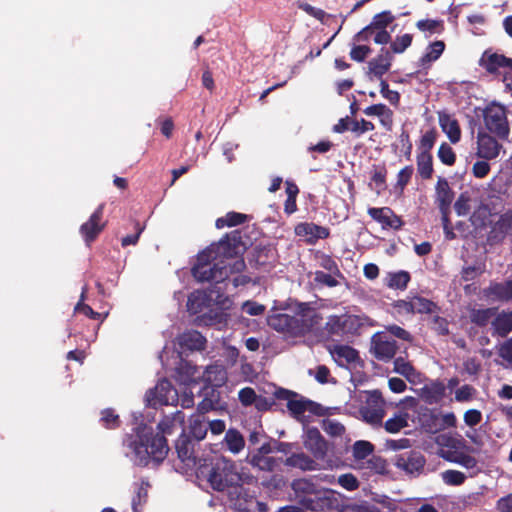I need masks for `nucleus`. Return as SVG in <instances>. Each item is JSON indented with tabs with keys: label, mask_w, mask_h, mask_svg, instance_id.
<instances>
[{
	"label": "nucleus",
	"mask_w": 512,
	"mask_h": 512,
	"mask_svg": "<svg viewBox=\"0 0 512 512\" xmlns=\"http://www.w3.org/2000/svg\"><path fill=\"white\" fill-rule=\"evenodd\" d=\"M426 464V459L422 452L417 450H409L397 454L394 458V465L412 476H419Z\"/></svg>",
	"instance_id": "6e6552de"
},
{
	"label": "nucleus",
	"mask_w": 512,
	"mask_h": 512,
	"mask_svg": "<svg viewBox=\"0 0 512 512\" xmlns=\"http://www.w3.org/2000/svg\"><path fill=\"white\" fill-rule=\"evenodd\" d=\"M303 444L316 460H324L326 458L328 442L324 439L318 428L309 427L306 429Z\"/></svg>",
	"instance_id": "4468645a"
},
{
	"label": "nucleus",
	"mask_w": 512,
	"mask_h": 512,
	"mask_svg": "<svg viewBox=\"0 0 512 512\" xmlns=\"http://www.w3.org/2000/svg\"><path fill=\"white\" fill-rule=\"evenodd\" d=\"M408 426V414L400 413L394 415V417L389 418L385 424L384 428L388 433H398L401 429Z\"/></svg>",
	"instance_id": "de8ad7c7"
},
{
	"label": "nucleus",
	"mask_w": 512,
	"mask_h": 512,
	"mask_svg": "<svg viewBox=\"0 0 512 512\" xmlns=\"http://www.w3.org/2000/svg\"><path fill=\"white\" fill-rule=\"evenodd\" d=\"M412 304L413 314H433L441 310L434 301L418 295L412 296Z\"/></svg>",
	"instance_id": "c9c22d12"
},
{
	"label": "nucleus",
	"mask_w": 512,
	"mask_h": 512,
	"mask_svg": "<svg viewBox=\"0 0 512 512\" xmlns=\"http://www.w3.org/2000/svg\"><path fill=\"white\" fill-rule=\"evenodd\" d=\"M375 446L366 440H358L352 446V454L356 461L367 459L374 452Z\"/></svg>",
	"instance_id": "a18cd8bd"
},
{
	"label": "nucleus",
	"mask_w": 512,
	"mask_h": 512,
	"mask_svg": "<svg viewBox=\"0 0 512 512\" xmlns=\"http://www.w3.org/2000/svg\"><path fill=\"white\" fill-rule=\"evenodd\" d=\"M100 421L102 422L103 426L108 429H115L119 427L120 425V419L117 414H115L113 409H104L101 412V418Z\"/></svg>",
	"instance_id": "bf43d9fd"
},
{
	"label": "nucleus",
	"mask_w": 512,
	"mask_h": 512,
	"mask_svg": "<svg viewBox=\"0 0 512 512\" xmlns=\"http://www.w3.org/2000/svg\"><path fill=\"white\" fill-rule=\"evenodd\" d=\"M314 281L316 284L327 286V287H336L339 285V281L335 278V275L329 273H325L324 271L317 270L314 273Z\"/></svg>",
	"instance_id": "052dcab7"
},
{
	"label": "nucleus",
	"mask_w": 512,
	"mask_h": 512,
	"mask_svg": "<svg viewBox=\"0 0 512 512\" xmlns=\"http://www.w3.org/2000/svg\"><path fill=\"white\" fill-rule=\"evenodd\" d=\"M203 378L208 385L222 386L227 380V372L221 365H210L205 369Z\"/></svg>",
	"instance_id": "473e14b6"
},
{
	"label": "nucleus",
	"mask_w": 512,
	"mask_h": 512,
	"mask_svg": "<svg viewBox=\"0 0 512 512\" xmlns=\"http://www.w3.org/2000/svg\"><path fill=\"white\" fill-rule=\"evenodd\" d=\"M442 479L447 485L460 486L465 482L466 476L458 470L449 469L442 473Z\"/></svg>",
	"instance_id": "4d7b16f0"
},
{
	"label": "nucleus",
	"mask_w": 512,
	"mask_h": 512,
	"mask_svg": "<svg viewBox=\"0 0 512 512\" xmlns=\"http://www.w3.org/2000/svg\"><path fill=\"white\" fill-rule=\"evenodd\" d=\"M224 444L230 452L237 454L244 448L245 440L237 429L230 428L225 433Z\"/></svg>",
	"instance_id": "4c0bfd02"
},
{
	"label": "nucleus",
	"mask_w": 512,
	"mask_h": 512,
	"mask_svg": "<svg viewBox=\"0 0 512 512\" xmlns=\"http://www.w3.org/2000/svg\"><path fill=\"white\" fill-rule=\"evenodd\" d=\"M445 43L441 40L430 43L425 53L419 58L418 66L424 70L431 67V63L438 60L445 50Z\"/></svg>",
	"instance_id": "cd10ccee"
},
{
	"label": "nucleus",
	"mask_w": 512,
	"mask_h": 512,
	"mask_svg": "<svg viewBox=\"0 0 512 512\" xmlns=\"http://www.w3.org/2000/svg\"><path fill=\"white\" fill-rule=\"evenodd\" d=\"M209 299L205 292L194 291L188 296L187 310L191 314H198L208 306Z\"/></svg>",
	"instance_id": "58836bf2"
},
{
	"label": "nucleus",
	"mask_w": 512,
	"mask_h": 512,
	"mask_svg": "<svg viewBox=\"0 0 512 512\" xmlns=\"http://www.w3.org/2000/svg\"><path fill=\"white\" fill-rule=\"evenodd\" d=\"M321 320V315H314L311 322L307 323V320L299 319L297 316L277 312L269 315L267 322L272 329L278 332L287 333L291 336H302L310 332Z\"/></svg>",
	"instance_id": "20e7f679"
},
{
	"label": "nucleus",
	"mask_w": 512,
	"mask_h": 512,
	"mask_svg": "<svg viewBox=\"0 0 512 512\" xmlns=\"http://www.w3.org/2000/svg\"><path fill=\"white\" fill-rule=\"evenodd\" d=\"M396 16L390 10H384L373 16L370 25L375 30L373 41L375 44H388L391 41V34L387 31V27L392 24Z\"/></svg>",
	"instance_id": "f8f14e48"
},
{
	"label": "nucleus",
	"mask_w": 512,
	"mask_h": 512,
	"mask_svg": "<svg viewBox=\"0 0 512 512\" xmlns=\"http://www.w3.org/2000/svg\"><path fill=\"white\" fill-rule=\"evenodd\" d=\"M414 367L403 357H397L394 360V371L406 378H409L414 373Z\"/></svg>",
	"instance_id": "e2e57ef3"
},
{
	"label": "nucleus",
	"mask_w": 512,
	"mask_h": 512,
	"mask_svg": "<svg viewBox=\"0 0 512 512\" xmlns=\"http://www.w3.org/2000/svg\"><path fill=\"white\" fill-rule=\"evenodd\" d=\"M318 405L309 399H305L302 396L297 398L288 399L287 409L290 414L299 419L306 411H310L312 413H316V408Z\"/></svg>",
	"instance_id": "c85d7f7f"
},
{
	"label": "nucleus",
	"mask_w": 512,
	"mask_h": 512,
	"mask_svg": "<svg viewBox=\"0 0 512 512\" xmlns=\"http://www.w3.org/2000/svg\"><path fill=\"white\" fill-rule=\"evenodd\" d=\"M367 212L373 220L382 225L383 229L400 230L404 225L401 217L396 215L390 207H370Z\"/></svg>",
	"instance_id": "2eb2a0df"
},
{
	"label": "nucleus",
	"mask_w": 512,
	"mask_h": 512,
	"mask_svg": "<svg viewBox=\"0 0 512 512\" xmlns=\"http://www.w3.org/2000/svg\"><path fill=\"white\" fill-rule=\"evenodd\" d=\"M196 477L217 492L233 489L230 492V498L235 500V506L239 510H248L246 504L254 500V497L242 485V475L238 471L236 462L229 458L202 459L196 468Z\"/></svg>",
	"instance_id": "f03ea898"
},
{
	"label": "nucleus",
	"mask_w": 512,
	"mask_h": 512,
	"mask_svg": "<svg viewBox=\"0 0 512 512\" xmlns=\"http://www.w3.org/2000/svg\"><path fill=\"white\" fill-rule=\"evenodd\" d=\"M484 124L486 129L500 139H507L509 136V125L504 106L490 104L483 111Z\"/></svg>",
	"instance_id": "423d86ee"
},
{
	"label": "nucleus",
	"mask_w": 512,
	"mask_h": 512,
	"mask_svg": "<svg viewBox=\"0 0 512 512\" xmlns=\"http://www.w3.org/2000/svg\"><path fill=\"white\" fill-rule=\"evenodd\" d=\"M338 484L347 491H355L359 488L360 482L352 473H345L338 477Z\"/></svg>",
	"instance_id": "680f3d73"
},
{
	"label": "nucleus",
	"mask_w": 512,
	"mask_h": 512,
	"mask_svg": "<svg viewBox=\"0 0 512 512\" xmlns=\"http://www.w3.org/2000/svg\"><path fill=\"white\" fill-rule=\"evenodd\" d=\"M413 172L414 168L412 165H407L402 168L397 174L396 186L403 190L410 182Z\"/></svg>",
	"instance_id": "774afa93"
},
{
	"label": "nucleus",
	"mask_w": 512,
	"mask_h": 512,
	"mask_svg": "<svg viewBox=\"0 0 512 512\" xmlns=\"http://www.w3.org/2000/svg\"><path fill=\"white\" fill-rule=\"evenodd\" d=\"M391 62V52L385 48H381L380 53L368 63V67L370 72L376 77L382 78V76L389 71Z\"/></svg>",
	"instance_id": "b1692460"
},
{
	"label": "nucleus",
	"mask_w": 512,
	"mask_h": 512,
	"mask_svg": "<svg viewBox=\"0 0 512 512\" xmlns=\"http://www.w3.org/2000/svg\"><path fill=\"white\" fill-rule=\"evenodd\" d=\"M175 419L164 416L157 424L159 433L154 434L153 428L139 425L134 435L127 439V446L134 454V462L139 466H147L150 460L161 463L169 452L165 434H171Z\"/></svg>",
	"instance_id": "7ed1b4c3"
},
{
	"label": "nucleus",
	"mask_w": 512,
	"mask_h": 512,
	"mask_svg": "<svg viewBox=\"0 0 512 512\" xmlns=\"http://www.w3.org/2000/svg\"><path fill=\"white\" fill-rule=\"evenodd\" d=\"M327 335L333 337H343L346 334L345 320L343 315H330L324 326Z\"/></svg>",
	"instance_id": "72a5a7b5"
},
{
	"label": "nucleus",
	"mask_w": 512,
	"mask_h": 512,
	"mask_svg": "<svg viewBox=\"0 0 512 512\" xmlns=\"http://www.w3.org/2000/svg\"><path fill=\"white\" fill-rule=\"evenodd\" d=\"M284 464L302 471H314L318 467L317 462L304 452L291 454L285 459Z\"/></svg>",
	"instance_id": "c756f323"
},
{
	"label": "nucleus",
	"mask_w": 512,
	"mask_h": 512,
	"mask_svg": "<svg viewBox=\"0 0 512 512\" xmlns=\"http://www.w3.org/2000/svg\"><path fill=\"white\" fill-rule=\"evenodd\" d=\"M417 173L423 180H430L434 173L432 154H417Z\"/></svg>",
	"instance_id": "e433bc0d"
},
{
	"label": "nucleus",
	"mask_w": 512,
	"mask_h": 512,
	"mask_svg": "<svg viewBox=\"0 0 512 512\" xmlns=\"http://www.w3.org/2000/svg\"><path fill=\"white\" fill-rule=\"evenodd\" d=\"M431 329L440 336L449 334V322L446 318L439 315H434L430 321Z\"/></svg>",
	"instance_id": "13d9d810"
},
{
	"label": "nucleus",
	"mask_w": 512,
	"mask_h": 512,
	"mask_svg": "<svg viewBox=\"0 0 512 512\" xmlns=\"http://www.w3.org/2000/svg\"><path fill=\"white\" fill-rule=\"evenodd\" d=\"M208 426L205 423L204 417L200 415L193 416L190 419L189 434L193 440L200 442L206 437Z\"/></svg>",
	"instance_id": "a19ab883"
},
{
	"label": "nucleus",
	"mask_w": 512,
	"mask_h": 512,
	"mask_svg": "<svg viewBox=\"0 0 512 512\" xmlns=\"http://www.w3.org/2000/svg\"><path fill=\"white\" fill-rule=\"evenodd\" d=\"M484 294L491 300L507 302L512 299V280L491 282L484 290Z\"/></svg>",
	"instance_id": "412c9836"
},
{
	"label": "nucleus",
	"mask_w": 512,
	"mask_h": 512,
	"mask_svg": "<svg viewBox=\"0 0 512 512\" xmlns=\"http://www.w3.org/2000/svg\"><path fill=\"white\" fill-rule=\"evenodd\" d=\"M410 279V274L407 271L402 270L395 273H390L388 275V286L390 288L404 290L407 288Z\"/></svg>",
	"instance_id": "09e8293b"
},
{
	"label": "nucleus",
	"mask_w": 512,
	"mask_h": 512,
	"mask_svg": "<svg viewBox=\"0 0 512 512\" xmlns=\"http://www.w3.org/2000/svg\"><path fill=\"white\" fill-rule=\"evenodd\" d=\"M417 419L421 427L428 433L439 432L440 417L438 413L427 406H420L417 409Z\"/></svg>",
	"instance_id": "6ab92c4d"
},
{
	"label": "nucleus",
	"mask_w": 512,
	"mask_h": 512,
	"mask_svg": "<svg viewBox=\"0 0 512 512\" xmlns=\"http://www.w3.org/2000/svg\"><path fill=\"white\" fill-rule=\"evenodd\" d=\"M250 463L260 470L272 472L278 465L277 460L271 456L252 455Z\"/></svg>",
	"instance_id": "3c124183"
},
{
	"label": "nucleus",
	"mask_w": 512,
	"mask_h": 512,
	"mask_svg": "<svg viewBox=\"0 0 512 512\" xmlns=\"http://www.w3.org/2000/svg\"><path fill=\"white\" fill-rule=\"evenodd\" d=\"M445 395V386L441 382L433 383L431 386L422 388V398L428 404H436Z\"/></svg>",
	"instance_id": "ea45409f"
},
{
	"label": "nucleus",
	"mask_w": 512,
	"mask_h": 512,
	"mask_svg": "<svg viewBox=\"0 0 512 512\" xmlns=\"http://www.w3.org/2000/svg\"><path fill=\"white\" fill-rule=\"evenodd\" d=\"M511 229V220L501 216L500 219L492 226L488 235V241L490 243L500 242L511 231Z\"/></svg>",
	"instance_id": "2f4dec72"
},
{
	"label": "nucleus",
	"mask_w": 512,
	"mask_h": 512,
	"mask_svg": "<svg viewBox=\"0 0 512 512\" xmlns=\"http://www.w3.org/2000/svg\"><path fill=\"white\" fill-rule=\"evenodd\" d=\"M249 216L243 213L231 211L228 212L224 217H220L216 220V227L218 229L224 227H234L245 223Z\"/></svg>",
	"instance_id": "c03bdc74"
},
{
	"label": "nucleus",
	"mask_w": 512,
	"mask_h": 512,
	"mask_svg": "<svg viewBox=\"0 0 512 512\" xmlns=\"http://www.w3.org/2000/svg\"><path fill=\"white\" fill-rule=\"evenodd\" d=\"M319 487L311 478H298L291 482V489L294 494V500L302 506Z\"/></svg>",
	"instance_id": "f3484780"
},
{
	"label": "nucleus",
	"mask_w": 512,
	"mask_h": 512,
	"mask_svg": "<svg viewBox=\"0 0 512 512\" xmlns=\"http://www.w3.org/2000/svg\"><path fill=\"white\" fill-rule=\"evenodd\" d=\"M334 360L340 366H346L359 362L360 357L356 349L348 345H336L331 350Z\"/></svg>",
	"instance_id": "393cba45"
},
{
	"label": "nucleus",
	"mask_w": 512,
	"mask_h": 512,
	"mask_svg": "<svg viewBox=\"0 0 512 512\" xmlns=\"http://www.w3.org/2000/svg\"><path fill=\"white\" fill-rule=\"evenodd\" d=\"M416 27L422 32H429L432 34H440L444 31V23L442 20L436 19H423L416 23Z\"/></svg>",
	"instance_id": "8fccbe9b"
},
{
	"label": "nucleus",
	"mask_w": 512,
	"mask_h": 512,
	"mask_svg": "<svg viewBox=\"0 0 512 512\" xmlns=\"http://www.w3.org/2000/svg\"><path fill=\"white\" fill-rule=\"evenodd\" d=\"M359 412L365 422L374 426H380L386 414L385 401L381 392L378 390L366 392L365 400Z\"/></svg>",
	"instance_id": "0eeeda50"
},
{
	"label": "nucleus",
	"mask_w": 512,
	"mask_h": 512,
	"mask_svg": "<svg viewBox=\"0 0 512 512\" xmlns=\"http://www.w3.org/2000/svg\"><path fill=\"white\" fill-rule=\"evenodd\" d=\"M437 156L439 160L447 166H452L456 162V154L452 147L446 143L443 142L438 149Z\"/></svg>",
	"instance_id": "6e6d98bb"
},
{
	"label": "nucleus",
	"mask_w": 512,
	"mask_h": 512,
	"mask_svg": "<svg viewBox=\"0 0 512 512\" xmlns=\"http://www.w3.org/2000/svg\"><path fill=\"white\" fill-rule=\"evenodd\" d=\"M454 209L459 216H465L470 212V197L467 193H461L454 203Z\"/></svg>",
	"instance_id": "69168bd1"
},
{
	"label": "nucleus",
	"mask_w": 512,
	"mask_h": 512,
	"mask_svg": "<svg viewBox=\"0 0 512 512\" xmlns=\"http://www.w3.org/2000/svg\"><path fill=\"white\" fill-rule=\"evenodd\" d=\"M251 263H254L256 267L270 268L273 267L276 262V249L270 245L256 246L252 252Z\"/></svg>",
	"instance_id": "aec40b11"
},
{
	"label": "nucleus",
	"mask_w": 512,
	"mask_h": 512,
	"mask_svg": "<svg viewBox=\"0 0 512 512\" xmlns=\"http://www.w3.org/2000/svg\"><path fill=\"white\" fill-rule=\"evenodd\" d=\"M245 250L241 232L233 230L197 254L191 268L192 276L201 283L219 284L225 282L231 275L237 274L232 279L233 286H245L251 281L249 276L241 274L246 268L243 258Z\"/></svg>",
	"instance_id": "f257e3e1"
},
{
	"label": "nucleus",
	"mask_w": 512,
	"mask_h": 512,
	"mask_svg": "<svg viewBox=\"0 0 512 512\" xmlns=\"http://www.w3.org/2000/svg\"><path fill=\"white\" fill-rule=\"evenodd\" d=\"M301 507L312 512H343L344 510L342 495L320 486Z\"/></svg>",
	"instance_id": "39448f33"
},
{
	"label": "nucleus",
	"mask_w": 512,
	"mask_h": 512,
	"mask_svg": "<svg viewBox=\"0 0 512 512\" xmlns=\"http://www.w3.org/2000/svg\"><path fill=\"white\" fill-rule=\"evenodd\" d=\"M492 335L506 337L512 331V311L496 313L491 322Z\"/></svg>",
	"instance_id": "bb28decb"
},
{
	"label": "nucleus",
	"mask_w": 512,
	"mask_h": 512,
	"mask_svg": "<svg viewBox=\"0 0 512 512\" xmlns=\"http://www.w3.org/2000/svg\"><path fill=\"white\" fill-rule=\"evenodd\" d=\"M318 264L324 270L330 272L331 274L343 278V275L338 267L337 262L333 259L332 256L327 254H321L318 257Z\"/></svg>",
	"instance_id": "5fc2aeb1"
},
{
	"label": "nucleus",
	"mask_w": 512,
	"mask_h": 512,
	"mask_svg": "<svg viewBox=\"0 0 512 512\" xmlns=\"http://www.w3.org/2000/svg\"><path fill=\"white\" fill-rule=\"evenodd\" d=\"M495 314H496V308H482V309L473 308L469 311V319H470L471 323L475 324L478 327L483 328L492 322Z\"/></svg>",
	"instance_id": "f704fd0d"
},
{
	"label": "nucleus",
	"mask_w": 512,
	"mask_h": 512,
	"mask_svg": "<svg viewBox=\"0 0 512 512\" xmlns=\"http://www.w3.org/2000/svg\"><path fill=\"white\" fill-rule=\"evenodd\" d=\"M484 66L489 73H495L499 68L502 67H508L512 69V58L494 53L487 57Z\"/></svg>",
	"instance_id": "37998d69"
},
{
	"label": "nucleus",
	"mask_w": 512,
	"mask_h": 512,
	"mask_svg": "<svg viewBox=\"0 0 512 512\" xmlns=\"http://www.w3.org/2000/svg\"><path fill=\"white\" fill-rule=\"evenodd\" d=\"M347 335H357L366 326H372L371 319L367 316L344 314Z\"/></svg>",
	"instance_id": "7c9ffc66"
},
{
	"label": "nucleus",
	"mask_w": 512,
	"mask_h": 512,
	"mask_svg": "<svg viewBox=\"0 0 512 512\" xmlns=\"http://www.w3.org/2000/svg\"><path fill=\"white\" fill-rule=\"evenodd\" d=\"M104 208L105 204H100L89 219L80 226L79 232L87 246H90L106 227V221H103Z\"/></svg>",
	"instance_id": "9d476101"
},
{
	"label": "nucleus",
	"mask_w": 512,
	"mask_h": 512,
	"mask_svg": "<svg viewBox=\"0 0 512 512\" xmlns=\"http://www.w3.org/2000/svg\"><path fill=\"white\" fill-rule=\"evenodd\" d=\"M445 459L468 470L477 468L478 464V461L475 457L461 451L449 452Z\"/></svg>",
	"instance_id": "79ce46f5"
},
{
	"label": "nucleus",
	"mask_w": 512,
	"mask_h": 512,
	"mask_svg": "<svg viewBox=\"0 0 512 512\" xmlns=\"http://www.w3.org/2000/svg\"><path fill=\"white\" fill-rule=\"evenodd\" d=\"M413 35L406 33L401 36H396L394 41H390V50L395 54L403 53L408 47L411 46Z\"/></svg>",
	"instance_id": "864d4df0"
},
{
	"label": "nucleus",
	"mask_w": 512,
	"mask_h": 512,
	"mask_svg": "<svg viewBox=\"0 0 512 512\" xmlns=\"http://www.w3.org/2000/svg\"><path fill=\"white\" fill-rule=\"evenodd\" d=\"M295 234L304 237L307 244L314 245L319 239H327L330 230L313 222H302L295 226Z\"/></svg>",
	"instance_id": "dca6fc26"
},
{
	"label": "nucleus",
	"mask_w": 512,
	"mask_h": 512,
	"mask_svg": "<svg viewBox=\"0 0 512 512\" xmlns=\"http://www.w3.org/2000/svg\"><path fill=\"white\" fill-rule=\"evenodd\" d=\"M179 345L190 351H202L206 348V338L197 330H189L178 338Z\"/></svg>",
	"instance_id": "5701e85b"
},
{
	"label": "nucleus",
	"mask_w": 512,
	"mask_h": 512,
	"mask_svg": "<svg viewBox=\"0 0 512 512\" xmlns=\"http://www.w3.org/2000/svg\"><path fill=\"white\" fill-rule=\"evenodd\" d=\"M477 154L480 158L494 159L499 155L500 145L491 135L479 132L477 136Z\"/></svg>",
	"instance_id": "a211bd4d"
},
{
	"label": "nucleus",
	"mask_w": 512,
	"mask_h": 512,
	"mask_svg": "<svg viewBox=\"0 0 512 512\" xmlns=\"http://www.w3.org/2000/svg\"><path fill=\"white\" fill-rule=\"evenodd\" d=\"M198 444L185 430L175 441V450L179 460L187 467H194L197 464L195 446Z\"/></svg>",
	"instance_id": "ddd939ff"
},
{
	"label": "nucleus",
	"mask_w": 512,
	"mask_h": 512,
	"mask_svg": "<svg viewBox=\"0 0 512 512\" xmlns=\"http://www.w3.org/2000/svg\"><path fill=\"white\" fill-rule=\"evenodd\" d=\"M177 396V391L167 379L158 381L156 386L146 393V401L149 406L168 405Z\"/></svg>",
	"instance_id": "9b49d317"
},
{
	"label": "nucleus",
	"mask_w": 512,
	"mask_h": 512,
	"mask_svg": "<svg viewBox=\"0 0 512 512\" xmlns=\"http://www.w3.org/2000/svg\"><path fill=\"white\" fill-rule=\"evenodd\" d=\"M387 461L380 455L372 454L365 462V468L376 474L387 472Z\"/></svg>",
	"instance_id": "603ef678"
},
{
	"label": "nucleus",
	"mask_w": 512,
	"mask_h": 512,
	"mask_svg": "<svg viewBox=\"0 0 512 512\" xmlns=\"http://www.w3.org/2000/svg\"><path fill=\"white\" fill-rule=\"evenodd\" d=\"M435 195L438 209H451L455 193L450 188L446 178L438 177L435 186Z\"/></svg>",
	"instance_id": "4be33fe9"
},
{
	"label": "nucleus",
	"mask_w": 512,
	"mask_h": 512,
	"mask_svg": "<svg viewBox=\"0 0 512 512\" xmlns=\"http://www.w3.org/2000/svg\"><path fill=\"white\" fill-rule=\"evenodd\" d=\"M380 93L387 99L392 105L397 106L400 102V94L398 91L389 89L387 81L381 80L380 82Z\"/></svg>",
	"instance_id": "0e129e2a"
},
{
	"label": "nucleus",
	"mask_w": 512,
	"mask_h": 512,
	"mask_svg": "<svg viewBox=\"0 0 512 512\" xmlns=\"http://www.w3.org/2000/svg\"><path fill=\"white\" fill-rule=\"evenodd\" d=\"M398 346L391 336L384 332L375 333L371 338L370 352L379 360L387 362L394 358Z\"/></svg>",
	"instance_id": "1a4fd4ad"
},
{
	"label": "nucleus",
	"mask_w": 512,
	"mask_h": 512,
	"mask_svg": "<svg viewBox=\"0 0 512 512\" xmlns=\"http://www.w3.org/2000/svg\"><path fill=\"white\" fill-rule=\"evenodd\" d=\"M439 125L452 143H457L461 138V129L458 121L445 112H439Z\"/></svg>",
	"instance_id": "a878e982"
},
{
	"label": "nucleus",
	"mask_w": 512,
	"mask_h": 512,
	"mask_svg": "<svg viewBox=\"0 0 512 512\" xmlns=\"http://www.w3.org/2000/svg\"><path fill=\"white\" fill-rule=\"evenodd\" d=\"M437 135L438 133L434 128L426 131L419 140L418 154H432L431 150L435 145Z\"/></svg>",
	"instance_id": "49530a36"
},
{
	"label": "nucleus",
	"mask_w": 512,
	"mask_h": 512,
	"mask_svg": "<svg viewBox=\"0 0 512 512\" xmlns=\"http://www.w3.org/2000/svg\"><path fill=\"white\" fill-rule=\"evenodd\" d=\"M475 393L476 389L473 386L465 384L455 391V400L457 402H468L473 398Z\"/></svg>",
	"instance_id": "338daca9"
}]
</instances>
